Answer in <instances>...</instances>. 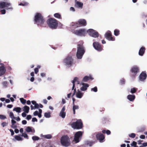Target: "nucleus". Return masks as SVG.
Wrapping results in <instances>:
<instances>
[{
    "mask_svg": "<svg viewBox=\"0 0 147 147\" xmlns=\"http://www.w3.org/2000/svg\"><path fill=\"white\" fill-rule=\"evenodd\" d=\"M45 22V20L41 14L36 13L34 19V24L38 26H42Z\"/></svg>",
    "mask_w": 147,
    "mask_h": 147,
    "instance_id": "obj_1",
    "label": "nucleus"
},
{
    "mask_svg": "<svg viewBox=\"0 0 147 147\" xmlns=\"http://www.w3.org/2000/svg\"><path fill=\"white\" fill-rule=\"evenodd\" d=\"M85 52V49L83 46L81 45H78L76 53L77 58L79 59H81Z\"/></svg>",
    "mask_w": 147,
    "mask_h": 147,
    "instance_id": "obj_2",
    "label": "nucleus"
},
{
    "mask_svg": "<svg viewBox=\"0 0 147 147\" xmlns=\"http://www.w3.org/2000/svg\"><path fill=\"white\" fill-rule=\"evenodd\" d=\"M61 145L65 147H68L69 146L71 142L70 139L67 135L63 136L61 139Z\"/></svg>",
    "mask_w": 147,
    "mask_h": 147,
    "instance_id": "obj_3",
    "label": "nucleus"
},
{
    "mask_svg": "<svg viewBox=\"0 0 147 147\" xmlns=\"http://www.w3.org/2000/svg\"><path fill=\"white\" fill-rule=\"evenodd\" d=\"M47 22L49 27L52 29L56 28L58 25L57 21L54 18L48 19Z\"/></svg>",
    "mask_w": 147,
    "mask_h": 147,
    "instance_id": "obj_4",
    "label": "nucleus"
},
{
    "mask_svg": "<svg viewBox=\"0 0 147 147\" xmlns=\"http://www.w3.org/2000/svg\"><path fill=\"white\" fill-rule=\"evenodd\" d=\"M73 59L71 56H68L63 60L65 65L68 67L71 66L73 63Z\"/></svg>",
    "mask_w": 147,
    "mask_h": 147,
    "instance_id": "obj_5",
    "label": "nucleus"
},
{
    "mask_svg": "<svg viewBox=\"0 0 147 147\" xmlns=\"http://www.w3.org/2000/svg\"><path fill=\"white\" fill-rule=\"evenodd\" d=\"M4 8H5L6 9H13L10 3L2 1H0V8L3 9Z\"/></svg>",
    "mask_w": 147,
    "mask_h": 147,
    "instance_id": "obj_6",
    "label": "nucleus"
},
{
    "mask_svg": "<svg viewBox=\"0 0 147 147\" xmlns=\"http://www.w3.org/2000/svg\"><path fill=\"white\" fill-rule=\"evenodd\" d=\"M82 123L80 119H79L75 122L73 123L71 126L74 129H80L82 126Z\"/></svg>",
    "mask_w": 147,
    "mask_h": 147,
    "instance_id": "obj_7",
    "label": "nucleus"
},
{
    "mask_svg": "<svg viewBox=\"0 0 147 147\" xmlns=\"http://www.w3.org/2000/svg\"><path fill=\"white\" fill-rule=\"evenodd\" d=\"M74 33L77 36H84L86 34L87 31L84 29H80L75 30Z\"/></svg>",
    "mask_w": 147,
    "mask_h": 147,
    "instance_id": "obj_8",
    "label": "nucleus"
},
{
    "mask_svg": "<svg viewBox=\"0 0 147 147\" xmlns=\"http://www.w3.org/2000/svg\"><path fill=\"white\" fill-rule=\"evenodd\" d=\"M87 33L91 36L94 38L97 37L98 36V32L95 30L92 29H90L87 31Z\"/></svg>",
    "mask_w": 147,
    "mask_h": 147,
    "instance_id": "obj_9",
    "label": "nucleus"
},
{
    "mask_svg": "<svg viewBox=\"0 0 147 147\" xmlns=\"http://www.w3.org/2000/svg\"><path fill=\"white\" fill-rule=\"evenodd\" d=\"M82 135V132L81 131H78L76 133L74 138V140L76 143H77L79 142Z\"/></svg>",
    "mask_w": 147,
    "mask_h": 147,
    "instance_id": "obj_10",
    "label": "nucleus"
},
{
    "mask_svg": "<svg viewBox=\"0 0 147 147\" xmlns=\"http://www.w3.org/2000/svg\"><path fill=\"white\" fill-rule=\"evenodd\" d=\"M105 38L110 41H114L115 40V38L112 36L111 32L110 31H108L105 34Z\"/></svg>",
    "mask_w": 147,
    "mask_h": 147,
    "instance_id": "obj_11",
    "label": "nucleus"
},
{
    "mask_svg": "<svg viewBox=\"0 0 147 147\" xmlns=\"http://www.w3.org/2000/svg\"><path fill=\"white\" fill-rule=\"evenodd\" d=\"M93 46L94 49L98 51H101L102 50V48L98 42H95L93 43Z\"/></svg>",
    "mask_w": 147,
    "mask_h": 147,
    "instance_id": "obj_12",
    "label": "nucleus"
},
{
    "mask_svg": "<svg viewBox=\"0 0 147 147\" xmlns=\"http://www.w3.org/2000/svg\"><path fill=\"white\" fill-rule=\"evenodd\" d=\"M96 138L98 140H99L100 142H104L105 137L104 135L101 133H98L96 135Z\"/></svg>",
    "mask_w": 147,
    "mask_h": 147,
    "instance_id": "obj_13",
    "label": "nucleus"
},
{
    "mask_svg": "<svg viewBox=\"0 0 147 147\" xmlns=\"http://www.w3.org/2000/svg\"><path fill=\"white\" fill-rule=\"evenodd\" d=\"M147 77L145 71L142 72L139 76V80L141 81H144Z\"/></svg>",
    "mask_w": 147,
    "mask_h": 147,
    "instance_id": "obj_14",
    "label": "nucleus"
},
{
    "mask_svg": "<svg viewBox=\"0 0 147 147\" xmlns=\"http://www.w3.org/2000/svg\"><path fill=\"white\" fill-rule=\"evenodd\" d=\"M82 86L80 88V89L82 91H85L89 87V85L87 83H84L83 82L81 83L80 84Z\"/></svg>",
    "mask_w": 147,
    "mask_h": 147,
    "instance_id": "obj_15",
    "label": "nucleus"
},
{
    "mask_svg": "<svg viewBox=\"0 0 147 147\" xmlns=\"http://www.w3.org/2000/svg\"><path fill=\"white\" fill-rule=\"evenodd\" d=\"M78 24L80 26H85L86 25V20L84 19H80L78 21Z\"/></svg>",
    "mask_w": 147,
    "mask_h": 147,
    "instance_id": "obj_16",
    "label": "nucleus"
},
{
    "mask_svg": "<svg viewBox=\"0 0 147 147\" xmlns=\"http://www.w3.org/2000/svg\"><path fill=\"white\" fill-rule=\"evenodd\" d=\"M0 65H1V66L0 67V76H1L5 74L6 71V69L3 66V63H0Z\"/></svg>",
    "mask_w": 147,
    "mask_h": 147,
    "instance_id": "obj_17",
    "label": "nucleus"
},
{
    "mask_svg": "<svg viewBox=\"0 0 147 147\" xmlns=\"http://www.w3.org/2000/svg\"><path fill=\"white\" fill-rule=\"evenodd\" d=\"M83 3L81 2L77 1V0H75V6L78 8H82L83 6Z\"/></svg>",
    "mask_w": 147,
    "mask_h": 147,
    "instance_id": "obj_18",
    "label": "nucleus"
},
{
    "mask_svg": "<svg viewBox=\"0 0 147 147\" xmlns=\"http://www.w3.org/2000/svg\"><path fill=\"white\" fill-rule=\"evenodd\" d=\"M65 107L64 106L62 108L59 114V116L63 118L65 117L66 115V112L65 111Z\"/></svg>",
    "mask_w": 147,
    "mask_h": 147,
    "instance_id": "obj_19",
    "label": "nucleus"
},
{
    "mask_svg": "<svg viewBox=\"0 0 147 147\" xmlns=\"http://www.w3.org/2000/svg\"><path fill=\"white\" fill-rule=\"evenodd\" d=\"M83 94V93L78 90L76 94V96L78 98H81L82 97Z\"/></svg>",
    "mask_w": 147,
    "mask_h": 147,
    "instance_id": "obj_20",
    "label": "nucleus"
},
{
    "mask_svg": "<svg viewBox=\"0 0 147 147\" xmlns=\"http://www.w3.org/2000/svg\"><path fill=\"white\" fill-rule=\"evenodd\" d=\"M138 70V68L137 66H135L132 67L131 71L132 73H134L135 75L137 73Z\"/></svg>",
    "mask_w": 147,
    "mask_h": 147,
    "instance_id": "obj_21",
    "label": "nucleus"
},
{
    "mask_svg": "<svg viewBox=\"0 0 147 147\" xmlns=\"http://www.w3.org/2000/svg\"><path fill=\"white\" fill-rule=\"evenodd\" d=\"M145 49V47H142L140 48L138 54L139 55L141 56H143L144 53Z\"/></svg>",
    "mask_w": 147,
    "mask_h": 147,
    "instance_id": "obj_22",
    "label": "nucleus"
},
{
    "mask_svg": "<svg viewBox=\"0 0 147 147\" xmlns=\"http://www.w3.org/2000/svg\"><path fill=\"white\" fill-rule=\"evenodd\" d=\"M25 130L27 132H31L34 133L35 132V130L34 128L32 129L31 127L29 126L27 127Z\"/></svg>",
    "mask_w": 147,
    "mask_h": 147,
    "instance_id": "obj_23",
    "label": "nucleus"
},
{
    "mask_svg": "<svg viewBox=\"0 0 147 147\" xmlns=\"http://www.w3.org/2000/svg\"><path fill=\"white\" fill-rule=\"evenodd\" d=\"M135 98V96L134 95L129 94L127 96V98L130 101H133Z\"/></svg>",
    "mask_w": 147,
    "mask_h": 147,
    "instance_id": "obj_24",
    "label": "nucleus"
},
{
    "mask_svg": "<svg viewBox=\"0 0 147 147\" xmlns=\"http://www.w3.org/2000/svg\"><path fill=\"white\" fill-rule=\"evenodd\" d=\"M90 79L93 80V79L90 76H85L83 78L82 81L83 82H87L88 80Z\"/></svg>",
    "mask_w": 147,
    "mask_h": 147,
    "instance_id": "obj_25",
    "label": "nucleus"
},
{
    "mask_svg": "<svg viewBox=\"0 0 147 147\" xmlns=\"http://www.w3.org/2000/svg\"><path fill=\"white\" fill-rule=\"evenodd\" d=\"M22 109L24 112L28 113L29 112L30 108L27 106H25L23 107Z\"/></svg>",
    "mask_w": 147,
    "mask_h": 147,
    "instance_id": "obj_26",
    "label": "nucleus"
},
{
    "mask_svg": "<svg viewBox=\"0 0 147 147\" xmlns=\"http://www.w3.org/2000/svg\"><path fill=\"white\" fill-rule=\"evenodd\" d=\"M41 136L42 137L47 139H50L52 137V135L50 134H49L46 135H42V134Z\"/></svg>",
    "mask_w": 147,
    "mask_h": 147,
    "instance_id": "obj_27",
    "label": "nucleus"
},
{
    "mask_svg": "<svg viewBox=\"0 0 147 147\" xmlns=\"http://www.w3.org/2000/svg\"><path fill=\"white\" fill-rule=\"evenodd\" d=\"M78 80V78L77 77H75L73 81L72 82V83H73V86L72 88V90L74 89V88L75 87V83Z\"/></svg>",
    "mask_w": 147,
    "mask_h": 147,
    "instance_id": "obj_28",
    "label": "nucleus"
},
{
    "mask_svg": "<svg viewBox=\"0 0 147 147\" xmlns=\"http://www.w3.org/2000/svg\"><path fill=\"white\" fill-rule=\"evenodd\" d=\"M2 84L3 88H6L8 87V83L7 81H4L2 82Z\"/></svg>",
    "mask_w": 147,
    "mask_h": 147,
    "instance_id": "obj_29",
    "label": "nucleus"
},
{
    "mask_svg": "<svg viewBox=\"0 0 147 147\" xmlns=\"http://www.w3.org/2000/svg\"><path fill=\"white\" fill-rule=\"evenodd\" d=\"M21 109L20 107H16L14 108L13 111H16V112L18 113H20L21 112Z\"/></svg>",
    "mask_w": 147,
    "mask_h": 147,
    "instance_id": "obj_30",
    "label": "nucleus"
},
{
    "mask_svg": "<svg viewBox=\"0 0 147 147\" xmlns=\"http://www.w3.org/2000/svg\"><path fill=\"white\" fill-rule=\"evenodd\" d=\"M28 3L25 1H23L19 4V5H22V6H26L28 5Z\"/></svg>",
    "mask_w": 147,
    "mask_h": 147,
    "instance_id": "obj_31",
    "label": "nucleus"
},
{
    "mask_svg": "<svg viewBox=\"0 0 147 147\" xmlns=\"http://www.w3.org/2000/svg\"><path fill=\"white\" fill-rule=\"evenodd\" d=\"M79 106L78 105H75L73 106V113L74 114H75V110L76 109H79Z\"/></svg>",
    "mask_w": 147,
    "mask_h": 147,
    "instance_id": "obj_32",
    "label": "nucleus"
},
{
    "mask_svg": "<svg viewBox=\"0 0 147 147\" xmlns=\"http://www.w3.org/2000/svg\"><path fill=\"white\" fill-rule=\"evenodd\" d=\"M44 116L47 118H49L51 117V113L50 112L45 113H44Z\"/></svg>",
    "mask_w": 147,
    "mask_h": 147,
    "instance_id": "obj_33",
    "label": "nucleus"
},
{
    "mask_svg": "<svg viewBox=\"0 0 147 147\" xmlns=\"http://www.w3.org/2000/svg\"><path fill=\"white\" fill-rule=\"evenodd\" d=\"M71 26H73L74 28H76L79 27L78 23H73L71 24Z\"/></svg>",
    "mask_w": 147,
    "mask_h": 147,
    "instance_id": "obj_34",
    "label": "nucleus"
},
{
    "mask_svg": "<svg viewBox=\"0 0 147 147\" xmlns=\"http://www.w3.org/2000/svg\"><path fill=\"white\" fill-rule=\"evenodd\" d=\"M15 139L18 141H22L23 139L20 136H16L15 137Z\"/></svg>",
    "mask_w": 147,
    "mask_h": 147,
    "instance_id": "obj_35",
    "label": "nucleus"
},
{
    "mask_svg": "<svg viewBox=\"0 0 147 147\" xmlns=\"http://www.w3.org/2000/svg\"><path fill=\"white\" fill-rule=\"evenodd\" d=\"M102 132L103 134L106 133L107 135L110 134L111 133L110 131L109 130H107L106 131L105 130H103L102 131Z\"/></svg>",
    "mask_w": 147,
    "mask_h": 147,
    "instance_id": "obj_36",
    "label": "nucleus"
},
{
    "mask_svg": "<svg viewBox=\"0 0 147 147\" xmlns=\"http://www.w3.org/2000/svg\"><path fill=\"white\" fill-rule=\"evenodd\" d=\"M20 100L21 103L23 104H25L26 102V100L23 98H20Z\"/></svg>",
    "mask_w": 147,
    "mask_h": 147,
    "instance_id": "obj_37",
    "label": "nucleus"
},
{
    "mask_svg": "<svg viewBox=\"0 0 147 147\" xmlns=\"http://www.w3.org/2000/svg\"><path fill=\"white\" fill-rule=\"evenodd\" d=\"M119 34V30H118L115 29L114 31V35L116 36H118Z\"/></svg>",
    "mask_w": 147,
    "mask_h": 147,
    "instance_id": "obj_38",
    "label": "nucleus"
},
{
    "mask_svg": "<svg viewBox=\"0 0 147 147\" xmlns=\"http://www.w3.org/2000/svg\"><path fill=\"white\" fill-rule=\"evenodd\" d=\"M54 17L57 18H61V15L58 13H56L54 14Z\"/></svg>",
    "mask_w": 147,
    "mask_h": 147,
    "instance_id": "obj_39",
    "label": "nucleus"
},
{
    "mask_svg": "<svg viewBox=\"0 0 147 147\" xmlns=\"http://www.w3.org/2000/svg\"><path fill=\"white\" fill-rule=\"evenodd\" d=\"M32 139L34 141L38 140L39 139V138L36 136H33L32 138Z\"/></svg>",
    "mask_w": 147,
    "mask_h": 147,
    "instance_id": "obj_40",
    "label": "nucleus"
},
{
    "mask_svg": "<svg viewBox=\"0 0 147 147\" xmlns=\"http://www.w3.org/2000/svg\"><path fill=\"white\" fill-rule=\"evenodd\" d=\"M137 90V88H133L131 89V92L132 93H134L136 92Z\"/></svg>",
    "mask_w": 147,
    "mask_h": 147,
    "instance_id": "obj_41",
    "label": "nucleus"
},
{
    "mask_svg": "<svg viewBox=\"0 0 147 147\" xmlns=\"http://www.w3.org/2000/svg\"><path fill=\"white\" fill-rule=\"evenodd\" d=\"M86 144L87 145L89 146H92L93 144L92 142L91 141H87L86 142Z\"/></svg>",
    "mask_w": 147,
    "mask_h": 147,
    "instance_id": "obj_42",
    "label": "nucleus"
},
{
    "mask_svg": "<svg viewBox=\"0 0 147 147\" xmlns=\"http://www.w3.org/2000/svg\"><path fill=\"white\" fill-rule=\"evenodd\" d=\"M9 116L12 119H13L15 117L13 112H11L9 113Z\"/></svg>",
    "mask_w": 147,
    "mask_h": 147,
    "instance_id": "obj_43",
    "label": "nucleus"
},
{
    "mask_svg": "<svg viewBox=\"0 0 147 147\" xmlns=\"http://www.w3.org/2000/svg\"><path fill=\"white\" fill-rule=\"evenodd\" d=\"M91 91H94L95 92H96L97 91V87L95 86L94 88H91Z\"/></svg>",
    "mask_w": 147,
    "mask_h": 147,
    "instance_id": "obj_44",
    "label": "nucleus"
},
{
    "mask_svg": "<svg viewBox=\"0 0 147 147\" xmlns=\"http://www.w3.org/2000/svg\"><path fill=\"white\" fill-rule=\"evenodd\" d=\"M6 118V116L4 115H0V119L1 120L4 119Z\"/></svg>",
    "mask_w": 147,
    "mask_h": 147,
    "instance_id": "obj_45",
    "label": "nucleus"
},
{
    "mask_svg": "<svg viewBox=\"0 0 147 147\" xmlns=\"http://www.w3.org/2000/svg\"><path fill=\"white\" fill-rule=\"evenodd\" d=\"M1 125L3 127H4L8 125V123L5 122H3L1 123Z\"/></svg>",
    "mask_w": 147,
    "mask_h": 147,
    "instance_id": "obj_46",
    "label": "nucleus"
},
{
    "mask_svg": "<svg viewBox=\"0 0 147 147\" xmlns=\"http://www.w3.org/2000/svg\"><path fill=\"white\" fill-rule=\"evenodd\" d=\"M136 134L134 133H131L129 135V136L130 138H134L135 137Z\"/></svg>",
    "mask_w": 147,
    "mask_h": 147,
    "instance_id": "obj_47",
    "label": "nucleus"
},
{
    "mask_svg": "<svg viewBox=\"0 0 147 147\" xmlns=\"http://www.w3.org/2000/svg\"><path fill=\"white\" fill-rule=\"evenodd\" d=\"M22 136L24 137V138L28 139V135L26 134L25 133H22Z\"/></svg>",
    "mask_w": 147,
    "mask_h": 147,
    "instance_id": "obj_48",
    "label": "nucleus"
},
{
    "mask_svg": "<svg viewBox=\"0 0 147 147\" xmlns=\"http://www.w3.org/2000/svg\"><path fill=\"white\" fill-rule=\"evenodd\" d=\"M136 144H137V143L135 141H133V142L131 144V146H133L134 147H138L136 146Z\"/></svg>",
    "mask_w": 147,
    "mask_h": 147,
    "instance_id": "obj_49",
    "label": "nucleus"
},
{
    "mask_svg": "<svg viewBox=\"0 0 147 147\" xmlns=\"http://www.w3.org/2000/svg\"><path fill=\"white\" fill-rule=\"evenodd\" d=\"M147 146V142H144L142 144V145L140 146V147H144Z\"/></svg>",
    "mask_w": 147,
    "mask_h": 147,
    "instance_id": "obj_50",
    "label": "nucleus"
},
{
    "mask_svg": "<svg viewBox=\"0 0 147 147\" xmlns=\"http://www.w3.org/2000/svg\"><path fill=\"white\" fill-rule=\"evenodd\" d=\"M32 117V116L30 115H28L26 117V119L28 120H29Z\"/></svg>",
    "mask_w": 147,
    "mask_h": 147,
    "instance_id": "obj_51",
    "label": "nucleus"
},
{
    "mask_svg": "<svg viewBox=\"0 0 147 147\" xmlns=\"http://www.w3.org/2000/svg\"><path fill=\"white\" fill-rule=\"evenodd\" d=\"M125 83V80L123 79H122L120 80V83L121 84H124Z\"/></svg>",
    "mask_w": 147,
    "mask_h": 147,
    "instance_id": "obj_52",
    "label": "nucleus"
},
{
    "mask_svg": "<svg viewBox=\"0 0 147 147\" xmlns=\"http://www.w3.org/2000/svg\"><path fill=\"white\" fill-rule=\"evenodd\" d=\"M6 11L5 9H3L1 10L0 12L1 14H4L5 13Z\"/></svg>",
    "mask_w": 147,
    "mask_h": 147,
    "instance_id": "obj_53",
    "label": "nucleus"
},
{
    "mask_svg": "<svg viewBox=\"0 0 147 147\" xmlns=\"http://www.w3.org/2000/svg\"><path fill=\"white\" fill-rule=\"evenodd\" d=\"M34 107L35 109H38L39 108V105L36 103L34 105Z\"/></svg>",
    "mask_w": 147,
    "mask_h": 147,
    "instance_id": "obj_54",
    "label": "nucleus"
},
{
    "mask_svg": "<svg viewBox=\"0 0 147 147\" xmlns=\"http://www.w3.org/2000/svg\"><path fill=\"white\" fill-rule=\"evenodd\" d=\"M13 119H15L17 120V121H19L20 120V118L19 117H15Z\"/></svg>",
    "mask_w": 147,
    "mask_h": 147,
    "instance_id": "obj_55",
    "label": "nucleus"
},
{
    "mask_svg": "<svg viewBox=\"0 0 147 147\" xmlns=\"http://www.w3.org/2000/svg\"><path fill=\"white\" fill-rule=\"evenodd\" d=\"M32 121L33 122H35V121L37 122V119L36 118L34 117V118H32Z\"/></svg>",
    "mask_w": 147,
    "mask_h": 147,
    "instance_id": "obj_56",
    "label": "nucleus"
},
{
    "mask_svg": "<svg viewBox=\"0 0 147 147\" xmlns=\"http://www.w3.org/2000/svg\"><path fill=\"white\" fill-rule=\"evenodd\" d=\"M38 111H35L33 113V115L34 116H36L38 115Z\"/></svg>",
    "mask_w": 147,
    "mask_h": 147,
    "instance_id": "obj_57",
    "label": "nucleus"
},
{
    "mask_svg": "<svg viewBox=\"0 0 147 147\" xmlns=\"http://www.w3.org/2000/svg\"><path fill=\"white\" fill-rule=\"evenodd\" d=\"M26 113L24 112H23L22 114V116L23 117H26Z\"/></svg>",
    "mask_w": 147,
    "mask_h": 147,
    "instance_id": "obj_58",
    "label": "nucleus"
},
{
    "mask_svg": "<svg viewBox=\"0 0 147 147\" xmlns=\"http://www.w3.org/2000/svg\"><path fill=\"white\" fill-rule=\"evenodd\" d=\"M35 73L36 74H37L38 71V69L37 68H36L34 69Z\"/></svg>",
    "mask_w": 147,
    "mask_h": 147,
    "instance_id": "obj_59",
    "label": "nucleus"
},
{
    "mask_svg": "<svg viewBox=\"0 0 147 147\" xmlns=\"http://www.w3.org/2000/svg\"><path fill=\"white\" fill-rule=\"evenodd\" d=\"M27 123V121L26 120H23L22 121V123L23 125L26 124Z\"/></svg>",
    "mask_w": 147,
    "mask_h": 147,
    "instance_id": "obj_60",
    "label": "nucleus"
},
{
    "mask_svg": "<svg viewBox=\"0 0 147 147\" xmlns=\"http://www.w3.org/2000/svg\"><path fill=\"white\" fill-rule=\"evenodd\" d=\"M70 10L71 11H73V12H74V11H75V9L73 7H71L70 8Z\"/></svg>",
    "mask_w": 147,
    "mask_h": 147,
    "instance_id": "obj_61",
    "label": "nucleus"
},
{
    "mask_svg": "<svg viewBox=\"0 0 147 147\" xmlns=\"http://www.w3.org/2000/svg\"><path fill=\"white\" fill-rule=\"evenodd\" d=\"M9 131L11 133V135L13 136L14 134L13 130L12 129H10Z\"/></svg>",
    "mask_w": 147,
    "mask_h": 147,
    "instance_id": "obj_62",
    "label": "nucleus"
},
{
    "mask_svg": "<svg viewBox=\"0 0 147 147\" xmlns=\"http://www.w3.org/2000/svg\"><path fill=\"white\" fill-rule=\"evenodd\" d=\"M13 106L12 105H8L7 106V107L9 108H11Z\"/></svg>",
    "mask_w": 147,
    "mask_h": 147,
    "instance_id": "obj_63",
    "label": "nucleus"
},
{
    "mask_svg": "<svg viewBox=\"0 0 147 147\" xmlns=\"http://www.w3.org/2000/svg\"><path fill=\"white\" fill-rule=\"evenodd\" d=\"M11 122L12 125H14L16 123V121H15V120H13V119H12L11 120Z\"/></svg>",
    "mask_w": 147,
    "mask_h": 147,
    "instance_id": "obj_64",
    "label": "nucleus"
}]
</instances>
